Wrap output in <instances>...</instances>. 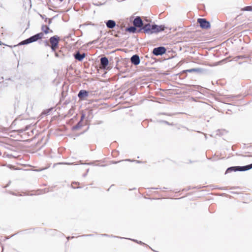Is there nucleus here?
<instances>
[{
    "label": "nucleus",
    "mask_w": 252,
    "mask_h": 252,
    "mask_svg": "<svg viewBox=\"0 0 252 252\" xmlns=\"http://www.w3.org/2000/svg\"><path fill=\"white\" fill-rule=\"evenodd\" d=\"M14 110L16 111L18 109H28L29 107L32 108V102H30L28 98L24 99L21 95H17L15 97V100L13 103Z\"/></svg>",
    "instance_id": "f257e3e1"
},
{
    "label": "nucleus",
    "mask_w": 252,
    "mask_h": 252,
    "mask_svg": "<svg viewBox=\"0 0 252 252\" xmlns=\"http://www.w3.org/2000/svg\"><path fill=\"white\" fill-rule=\"evenodd\" d=\"M66 96L67 95H61L60 97L59 102L62 103V101H63L62 107L65 106L70 103L72 104V105H74L76 102V97L73 96L72 98L71 99L70 98H66Z\"/></svg>",
    "instance_id": "f03ea898"
},
{
    "label": "nucleus",
    "mask_w": 252,
    "mask_h": 252,
    "mask_svg": "<svg viewBox=\"0 0 252 252\" xmlns=\"http://www.w3.org/2000/svg\"><path fill=\"white\" fill-rule=\"evenodd\" d=\"M59 40L60 38L57 35L52 36L49 39V41L51 44L50 46L53 51H55L58 48Z\"/></svg>",
    "instance_id": "7ed1b4c3"
},
{
    "label": "nucleus",
    "mask_w": 252,
    "mask_h": 252,
    "mask_svg": "<svg viewBox=\"0 0 252 252\" xmlns=\"http://www.w3.org/2000/svg\"><path fill=\"white\" fill-rule=\"evenodd\" d=\"M197 22L200 24V26L202 29H207L210 27V23L206 21L205 19H198Z\"/></svg>",
    "instance_id": "20e7f679"
},
{
    "label": "nucleus",
    "mask_w": 252,
    "mask_h": 252,
    "mask_svg": "<svg viewBox=\"0 0 252 252\" xmlns=\"http://www.w3.org/2000/svg\"><path fill=\"white\" fill-rule=\"evenodd\" d=\"M166 52V49L163 47L155 48L153 51V53L156 56L162 55Z\"/></svg>",
    "instance_id": "39448f33"
},
{
    "label": "nucleus",
    "mask_w": 252,
    "mask_h": 252,
    "mask_svg": "<svg viewBox=\"0 0 252 252\" xmlns=\"http://www.w3.org/2000/svg\"><path fill=\"white\" fill-rule=\"evenodd\" d=\"M252 169V163L244 165V166H237L238 171L244 172L249 171Z\"/></svg>",
    "instance_id": "423d86ee"
},
{
    "label": "nucleus",
    "mask_w": 252,
    "mask_h": 252,
    "mask_svg": "<svg viewBox=\"0 0 252 252\" xmlns=\"http://www.w3.org/2000/svg\"><path fill=\"white\" fill-rule=\"evenodd\" d=\"M135 27L140 28L143 26V22L140 17H137L133 21Z\"/></svg>",
    "instance_id": "0eeeda50"
},
{
    "label": "nucleus",
    "mask_w": 252,
    "mask_h": 252,
    "mask_svg": "<svg viewBox=\"0 0 252 252\" xmlns=\"http://www.w3.org/2000/svg\"><path fill=\"white\" fill-rule=\"evenodd\" d=\"M43 33L42 32H40L37 33L31 37L30 38L32 40V42L37 41L38 39H41L43 37Z\"/></svg>",
    "instance_id": "6e6552de"
},
{
    "label": "nucleus",
    "mask_w": 252,
    "mask_h": 252,
    "mask_svg": "<svg viewBox=\"0 0 252 252\" xmlns=\"http://www.w3.org/2000/svg\"><path fill=\"white\" fill-rule=\"evenodd\" d=\"M131 62L134 65H138L140 63V59L138 55H134L131 58Z\"/></svg>",
    "instance_id": "1a4fd4ad"
},
{
    "label": "nucleus",
    "mask_w": 252,
    "mask_h": 252,
    "mask_svg": "<svg viewBox=\"0 0 252 252\" xmlns=\"http://www.w3.org/2000/svg\"><path fill=\"white\" fill-rule=\"evenodd\" d=\"M108 60L106 57H102L100 59V63L102 68L105 69L108 64Z\"/></svg>",
    "instance_id": "9d476101"
},
{
    "label": "nucleus",
    "mask_w": 252,
    "mask_h": 252,
    "mask_svg": "<svg viewBox=\"0 0 252 252\" xmlns=\"http://www.w3.org/2000/svg\"><path fill=\"white\" fill-rule=\"evenodd\" d=\"M237 171H238L237 166H230V167H228L226 169V170L225 172V174H227L231 173L232 172H237Z\"/></svg>",
    "instance_id": "9b49d317"
},
{
    "label": "nucleus",
    "mask_w": 252,
    "mask_h": 252,
    "mask_svg": "<svg viewBox=\"0 0 252 252\" xmlns=\"http://www.w3.org/2000/svg\"><path fill=\"white\" fill-rule=\"evenodd\" d=\"M54 109V107H51L49 108L45 109L42 111V114L45 116L50 115L51 114V112Z\"/></svg>",
    "instance_id": "f8f14e48"
},
{
    "label": "nucleus",
    "mask_w": 252,
    "mask_h": 252,
    "mask_svg": "<svg viewBox=\"0 0 252 252\" xmlns=\"http://www.w3.org/2000/svg\"><path fill=\"white\" fill-rule=\"evenodd\" d=\"M106 26L108 28H110V29H113L114 28L115 26H116V23L113 20H108L106 23Z\"/></svg>",
    "instance_id": "ddd939ff"
},
{
    "label": "nucleus",
    "mask_w": 252,
    "mask_h": 252,
    "mask_svg": "<svg viewBox=\"0 0 252 252\" xmlns=\"http://www.w3.org/2000/svg\"><path fill=\"white\" fill-rule=\"evenodd\" d=\"M85 57V54H81L79 52H77L75 55V59L78 60L79 61H81Z\"/></svg>",
    "instance_id": "4468645a"
},
{
    "label": "nucleus",
    "mask_w": 252,
    "mask_h": 252,
    "mask_svg": "<svg viewBox=\"0 0 252 252\" xmlns=\"http://www.w3.org/2000/svg\"><path fill=\"white\" fill-rule=\"evenodd\" d=\"M82 126H82V123H81V121H79L76 124V125H75V126H73L71 127V130L72 131L77 130L79 129L80 128H81L82 127Z\"/></svg>",
    "instance_id": "2eb2a0df"
},
{
    "label": "nucleus",
    "mask_w": 252,
    "mask_h": 252,
    "mask_svg": "<svg viewBox=\"0 0 252 252\" xmlns=\"http://www.w3.org/2000/svg\"><path fill=\"white\" fill-rule=\"evenodd\" d=\"M113 96H117V97L116 98V101H117L119 103H121L123 100L126 99L128 98V97H126V95H112Z\"/></svg>",
    "instance_id": "dca6fc26"
},
{
    "label": "nucleus",
    "mask_w": 252,
    "mask_h": 252,
    "mask_svg": "<svg viewBox=\"0 0 252 252\" xmlns=\"http://www.w3.org/2000/svg\"><path fill=\"white\" fill-rule=\"evenodd\" d=\"M75 109V106L72 105L71 108L68 111L67 113L65 114V117H70L71 116L74 112Z\"/></svg>",
    "instance_id": "f3484780"
},
{
    "label": "nucleus",
    "mask_w": 252,
    "mask_h": 252,
    "mask_svg": "<svg viewBox=\"0 0 252 252\" xmlns=\"http://www.w3.org/2000/svg\"><path fill=\"white\" fill-rule=\"evenodd\" d=\"M151 26L149 24L145 25L143 27V30H144V32L147 33H150V32L151 31Z\"/></svg>",
    "instance_id": "a211bd4d"
},
{
    "label": "nucleus",
    "mask_w": 252,
    "mask_h": 252,
    "mask_svg": "<svg viewBox=\"0 0 252 252\" xmlns=\"http://www.w3.org/2000/svg\"><path fill=\"white\" fill-rule=\"evenodd\" d=\"M125 239H126V238H125ZM127 239L131 240V241H132L135 243H136L137 244H139L140 245L148 246L147 245H146L145 243L142 242L141 241H139L136 239H132V238H127Z\"/></svg>",
    "instance_id": "6ab92c4d"
},
{
    "label": "nucleus",
    "mask_w": 252,
    "mask_h": 252,
    "mask_svg": "<svg viewBox=\"0 0 252 252\" xmlns=\"http://www.w3.org/2000/svg\"><path fill=\"white\" fill-rule=\"evenodd\" d=\"M49 28L47 26H43L42 27V30L46 34L49 32Z\"/></svg>",
    "instance_id": "aec40b11"
},
{
    "label": "nucleus",
    "mask_w": 252,
    "mask_h": 252,
    "mask_svg": "<svg viewBox=\"0 0 252 252\" xmlns=\"http://www.w3.org/2000/svg\"><path fill=\"white\" fill-rule=\"evenodd\" d=\"M32 40L29 38H28V39H27L22 41L20 43V44L24 45V44H29V43H32Z\"/></svg>",
    "instance_id": "412c9836"
},
{
    "label": "nucleus",
    "mask_w": 252,
    "mask_h": 252,
    "mask_svg": "<svg viewBox=\"0 0 252 252\" xmlns=\"http://www.w3.org/2000/svg\"><path fill=\"white\" fill-rule=\"evenodd\" d=\"M164 29V27L163 26H162V25L158 26L157 25V28H156V32L163 31Z\"/></svg>",
    "instance_id": "4be33fe9"
},
{
    "label": "nucleus",
    "mask_w": 252,
    "mask_h": 252,
    "mask_svg": "<svg viewBox=\"0 0 252 252\" xmlns=\"http://www.w3.org/2000/svg\"><path fill=\"white\" fill-rule=\"evenodd\" d=\"M158 122L160 123H164L168 126H173L174 125L173 123H169L166 121H165V120H160V121H158Z\"/></svg>",
    "instance_id": "5701e85b"
},
{
    "label": "nucleus",
    "mask_w": 252,
    "mask_h": 252,
    "mask_svg": "<svg viewBox=\"0 0 252 252\" xmlns=\"http://www.w3.org/2000/svg\"><path fill=\"white\" fill-rule=\"evenodd\" d=\"M136 29L135 27H130L127 29V31L130 32H135Z\"/></svg>",
    "instance_id": "b1692460"
},
{
    "label": "nucleus",
    "mask_w": 252,
    "mask_h": 252,
    "mask_svg": "<svg viewBox=\"0 0 252 252\" xmlns=\"http://www.w3.org/2000/svg\"><path fill=\"white\" fill-rule=\"evenodd\" d=\"M94 101H95L96 102H99V103L98 104V105H102L103 104V103L102 102L101 99H95V100H91V101H90L89 103H92V102H94Z\"/></svg>",
    "instance_id": "393cba45"
},
{
    "label": "nucleus",
    "mask_w": 252,
    "mask_h": 252,
    "mask_svg": "<svg viewBox=\"0 0 252 252\" xmlns=\"http://www.w3.org/2000/svg\"><path fill=\"white\" fill-rule=\"evenodd\" d=\"M156 28H157V25H152L151 31L150 32V33L156 32Z\"/></svg>",
    "instance_id": "a878e982"
},
{
    "label": "nucleus",
    "mask_w": 252,
    "mask_h": 252,
    "mask_svg": "<svg viewBox=\"0 0 252 252\" xmlns=\"http://www.w3.org/2000/svg\"><path fill=\"white\" fill-rule=\"evenodd\" d=\"M3 157H7L8 158H13L15 157L14 156H13V155L12 154H8V153H5L3 155Z\"/></svg>",
    "instance_id": "bb28decb"
},
{
    "label": "nucleus",
    "mask_w": 252,
    "mask_h": 252,
    "mask_svg": "<svg viewBox=\"0 0 252 252\" xmlns=\"http://www.w3.org/2000/svg\"><path fill=\"white\" fill-rule=\"evenodd\" d=\"M119 154V151L118 150H115L112 152L113 157L114 158L117 157Z\"/></svg>",
    "instance_id": "cd10ccee"
},
{
    "label": "nucleus",
    "mask_w": 252,
    "mask_h": 252,
    "mask_svg": "<svg viewBox=\"0 0 252 252\" xmlns=\"http://www.w3.org/2000/svg\"><path fill=\"white\" fill-rule=\"evenodd\" d=\"M81 100H85L89 95H77Z\"/></svg>",
    "instance_id": "c85d7f7f"
},
{
    "label": "nucleus",
    "mask_w": 252,
    "mask_h": 252,
    "mask_svg": "<svg viewBox=\"0 0 252 252\" xmlns=\"http://www.w3.org/2000/svg\"><path fill=\"white\" fill-rule=\"evenodd\" d=\"M245 11H252V6H248L244 7L243 9Z\"/></svg>",
    "instance_id": "c756f323"
},
{
    "label": "nucleus",
    "mask_w": 252,
    "mask_h": 252,
    "mask_svg": "<svg viewBox=\"0 0 252 252\" xmlns=\"http://www.w3.org/2000/svg\"><path fill=\"white\" fill-rule=\"evenodd\" d=\"M26 127V128H20V129L18 130V131L19 132H20V133H23L25 131H26V130L28 129V126H27Z\"/></svg>",
    "instance_id": "7c9ffc66"
},
{
    "label": "nucleus",
    "mask_w": 252,
    "mask_h": 252,
    "mask_svg": "<svg viewBox=\"0 0 252 252\" xmlns=\"http://www.w3.org/2000/svg\"><path fill=\"white\" fill-rule=\"evenodd\" d=\"M122 161H123V160H120L119 161L111 160L110 161V164H117Z\"/></svg>",
    "instance_id": "2f4dec72"
},
{
    "label": "nucleus",
    "mask_w": 252,
    "mask_h": 252,
    "mask_svg": "<svg viewBox=\"0 0 252 252\" xmlns=\"http://www.w3.org/2000/svg\"><path fill=\"white\" fill-rule=\"evenodd\" d=\"M87 92L85 90H81L78 94H87Z\"/></svg>",
    "instance_id": "473e14b6"
},
{
    "label": "nucleus",
    "mask_w": 252,
    "mask_h": 252,
    "mask_svg": "<svg viewBox=\"0 0 252 252\" xmlns=\"http://www.w3.org/2000/svg\"><path fill=\"white\" fill-rule=\"evenodd\" d=\"M94 236V234H83L81 235V237H92Z\"/></svg>",
    "instance_id": "72a5a7b5"
},
{
    "label": "nucleus",
    "mask_w": 252,
    "mask_h": 252,
    "mask_svg": "<svg viewBox=\"0 0 252 252\" xmlns=\"http://www.w3.org/2000/svg\"><path fill=\"white\" fill-rule=\"evenodd\" d=\"M70 164V163H68V162H67H67L66 163H65V162H59V163L54 164L53 167H55V165H57V164Z\"/></svg>",
    "instance_id": "f704fd0d"
},
{
    "label": "nucleus",
    "mask_w": 252,
    "mask_h": 252,
    "mask_svg": "<svg viewBox=\"0 0 252 252\" xmlns=\"http://www.w3.org/2000/svg\"><path fill=\"white\" fill-rule=\"evenodd\" d=\"M86 115L85 114H83L82 115H81V119L79 121H81V123H82V121L84 120V119L85 118Z\"/></svg>",
    "instance_id": "c9c22d12"
},
{
    "label": "nucleus",
    "mask_w": 252,
    "mask_h": 252,
    "mask_svg": "<svg viewBox=\"0 0 252 252\" xmlns=\"http://www.w3.org/2000/svg\"><path fill=\"white\" fill-rule=\"evenodd\" d=\"M196 70H197L196 69L192 68V69H188L187 70V71L189 72H192L196 71Z\"/></svg>",
    "instance_id": "e433bc0d"
},
{
    "label": "nucleus",
    "mask_w": 252,
    "mask_h": 252,
    "mask_svg": "<svg viewBox=\"0 0 252 252\" xmlns=\"http://www.w3.org/2000/svg\"><path fill=\"white\" fill-rule=\"evenodd\" d=\"M109 237H115V238H120V239H125V238L121 237H120V236H114L113 235H110V236H109Z\"/></svg>",
    "instance_id": "4c0bfd02"
},
{
    "label": "nucleus",
    "mask_w": 252,
    "mask_h": 252,
    "mask_svg": "<svg viewBox=\"0 0 252 252\" xmlns=\"http://www.w3.org/2000/svg\"><path fill=\"white\" fill-rule=\"evenodd\" d=\"M123 161H126L133 162V159H131L130 158H126V159H123Z\"/></svg>",
    "instance_id": "58836bf2"
},
{
    "label": "nucleus",
    "mask_w": 252,
    "mask_h": 252,
    "mask_svg": "<svg viewBox=\"0 0 252 252\" xmlns=\"http://www.w3.org/2000/svg\"><path fill=\"white\" fill-rule=\"evenodd\" d=\"M133 162H135L137 163H141L143 162L142 161L138 160H134V159H133Z\"/></svg>",
    "instance_id": "ea45409f"
},
{
    "label": "nucleus",
    "mask_w": 252,
    "mask_h": 252,
    "mask_svg": "<svg viewBox=\"0 0 252 252\" xmlns=\"http://www.w3.org/2000/svg\"><path fill=\"white\" fill-rule=\"evenodd\" d=\"M158 115H168V116H171V114H167V113H159L158 114Z\"/></svg>",
    "instance_id": "a19ab883"
},
{
    "label": "nucleus",
    "mask_w": 252,
    "mask_h": 252,
    "mask_svg": "<svg viewBox=\"0 0 252 252\" xmlns=\"http://www.w3.org/2000/svg\"><path fill=\"white\" fill-rule=\"evenodd\" d=\"M89 171V169H88L87 170V171H86V173H84V174H83V175H82V176H83V177H85L87 176V174H88V173Z\"/></svg>",
    "instance_id": "79ce46f5"
},
{
    "label": "nucleus",
    "mask_w": 252,
    "mask_h": 252,
    "mask_svg": "<svg viewBox=\"0 0 252 252\" xmlns=\"http://www.w3.org/2000/svg\"><path fill=\"white\" fill-rule=\"evenodd\" d=\"M217 135H219L220 136L222 135V133H221V131L219 129L217 131Z\"/></svg>",
    "instance_id": "37998d69"
},
{
    "label": "nucleus",
    "mask_w": 252,
    "mask_h": 252,
    "mask_svg": "<svg viewBox=\"0 0 252 252\" xmlns=\"http://www.w3.org/2000/svg\"><path fill=\"white\" fill-rule=\"evenodd\" d=\"M230 96L228 97L229 98H230V97H238V96H241V95H230Z\"/></svg>",
    "instance_id": "c03bdc74"
},
{
    "label": "nucleus",
    "mask_w": 252,
    "mask_h": 252,
    "mask_svg": "<svg viewBox=\"0 0 252 252\" xmlns=\"http://www.w3.org/2000/svg\"><path fill=\"white\" fill-rule=\"evenodd\" d=\"M101 235L102 236H103V237H109V236H110V235H108L107 234H101Z\"/></svg>",
    "instance_id": "a18cd8bd"
},
{
    "label": "nucleus",
    "mask_w": 252,
    "mask_h": 252,
    "mask_svg": "<svg viewBox=\"0 0 252 252\" xmlns=\"http://www.w3.org/2000/svg\"><path fill=\"white\" fill-rule=\"evenodd\" d=\"M167 100L168 101H172L173 102H174L175 101V99L174 98H170L169 99H167Z\"/></svg>",
    "instance_id": "49530a36"
},
{
    "label": "nucleus",
    "mask_w": 252,
    "mask_h": 252,
    "mask_svg": "<svg viewBox=\"0 0 252 252\" xmlns=\"http://www.w3.org/2000/svg\"><path fill=\"white\" fill-rule=\"evenodd\" d=\"M73 238H74V237H71V236H67V239L68 241L72 239Z\"/></svg>",
    "instance_id": "de8ad7c7"
},
{
    "label": "nucleus",
    "mask_w": 252,
    "mask_h": 252,
    "mask_svg": "<svg viewBox=\"0 0 252 252\" xmlns=\"http://www.w3.org/2000/svg\"><path fill=\"white\" fill-rule=\"evenodd\" d=\"M161 96H163V97H164L165 98H164V99H167L168 98V96H169V95H161Z\"/></svg>",
    "instance_id": "09e8293b"
},
{
    "label": "nucleus",
    "mask_w": 252,
    "mask_h": 252,
    "mask_svg": "<svg viewBox=\"0 0 252 252\" xmlns=\"http://www.w3.org/2000/svg\"><path fill=\"white\" fill-rule=\"evenodd\" d=\"M218 189H220V190H224L225 189L224 187H219V188H218Z\"/></svg>",
    "instance_id": "8fccbe9b"
},
{
    "label": "nucleus",
    "mask_w": 252,
    "mask_h": 252,
    "mask_svg": "<svg viewBox=\"0 0 252 252\" xmlns=\"http://www.w3.org/2000/svg\"><path fill=\"white\" fill-rule=\"evenodd\" d=\"M159 188H149L148 189H158Z\"/></svg>",
    "instance_id": "3c124183"
},
{
    "label": "nucleus",
    "mask_w": 252,
    "mask_h": 252,
    "mask_svg": "<svg viewBox=\"0 0 252 252\" xmlns=\"http://www.w3.org/2000/svg\"><path fill=\"white\" fill-rule=\"evenodd\" d=\"M98 166H102V167H105L107 165L106 164H102V165H98Z\"/></svg>",
    "instance_id": "603ef678"
},
{
    "label": "nucleus",
    "mask_w": 252,
    "mask_h": 252,
    "mask_svg": "<svg viewBox=\"0 0 252 252\" xmlns=\"http://www.w3.org/2000/svg\"><path fill=\"white\" fill-rule=\"evenodd\" d=\"M149 248H150L152 251H153L154 252H158V251H155V250H153V249H152L150 247H149Z\"/></svg>",
    "instance_id": "864d4df0"
},
{
    "label": "nucleus",
    "mask_w": 252,
    "mask_h": 252,
    "mask_svg": "<svg viewBox=\"0 0 252 252\" xmlns=\"http://www.w3.org/2000/svg\"><path fill=\"white\" fill-rule=\"evenodd\" d=\"M238 187H231V189H236V188H237Z\"/></svg>",
    "instance_id": "5fc2aeb1"
},
{
    "label": "nucleus",
    "mask_w": 252,
    "mask_h": 252,
    "mask_svg": "<svg viewBox=\"0 0 252 252\" xmlns=\"http://www.w3.org/2000/svg\"><path fill=\"white\" fill-rule=\"evenodd\" d=\"M214 188H215V189H218V188H219V187L218 186H214Z\"/></svg>",
    "instance_id": "6e6d98bb"
},
{
    "label": "nucleus",
    "mask_w": 252,
    "mask_h": 252,
    "mask_svg": "<svg viewBox=\"0 0 252 252\" xmlns=\"http://www.w3.org/2000/svg\"><path fill=\"white\" fill-rule=\"evenodd\" d=\"M191 99H192V100H193L194 101H196V100L194 99V97H191Z\"/></svg>",
    "instance_id": "4d7b16f0"
},
{
    "label": "nucleus",
    "mask_w": 252,
    "mask_h": 252,
    "mask_svg": "<svg viewBox=\"0 0 252 252\" xmlns=\"http://www.w3.org/2000/svg\"><path fill=\"white\" fill-rule=\"evenodd\" d=\"M103 123V122L102 121H100L99 123H98V124H102Z\"/></svg>",
    "instance_id": "13d9d810"
},
{
    "label": "nucleus",
    "mask_w": 252,
    "mask_h": 252,
    "mask_svg": "<svg viewBox=\"0 0 252 252\" xmlns=\"http://www.w3.org/2000/svg\"><path fill=\"white\" fill-rule=\"evenodd\" d=\"M10 183H11V181H9V183H8V185L6 186V187H7V186H8L10 184Z\"/></svg>",
    "instance_id": "bf43d9fd"
},
{
    "label": "nucleus",
    "mask_w": 252,
    "mask_h": 252,
    "mask_svg": "<svg viewBox=\"0 0 252 252\" xmlns=\"http://www.w3.org/2000/svg\"><path fill=\"white\" fill-rule=\"evenodd\" d=\"M245 157H252V156H251V155H250V156H245Z\"/></svg>",
    "instance_id": "052dcab7"
},
{
    "label": "nucleus",
    "mask_w": 252,
    "mask_h": 252,
    "mask_svg": "<svg viewBox=\"0 0 252 252\" xmlns=\"http://www.w3.org/2000/svg\"><path fill=\"white\" fill-rule=\"evenodd\" d=\"M46 45L47 46H49V44H48V43L47 41L46 42Z\"/></svg>",
    "instance_id": "680f3d73"
},
{
    "label": "nucleus",
    "mask_w": 252,
    "mask_h": 252,
    "mask_svg": "<svg viewBox=\"0 0 252 252\" xmlns=\"http://www.w3.org/2000/svg\"><path fill=\"white\" fill-rule=\"evenodd\" d=\"M136 189L135 188L132 189H129L130 190H134V189Z\"/></svg>",
    "instance_id": "e2e57ef3"
},
{
    "label": "nucleus",
    "mask_w": 252,
    "mask_h": 252,
    "mask_svg": "<svg viewBox=\"0 0 252 252\" xmlns=\"http://www.w3.org/2000/svg\"><path fill=\"white\" fill-rule=\"evenodd\" d=\"M148 96H150V97H149L150 98H151V97L152 96V95H148Z\"/></svg>",
    "instance_id": "0e129e2a"
},
{
    "label": "nucleus",
    "mask_w": 252,
    "mask_h": 252,
    "mask_svg": "<svg viewBox=\"0 0 252 252\" xmlns=\"http://www.w3.org/2000/svg\"><path fill=\"white\" fill-rule=\"evenodd\" d=\"M231 193H235V192H234V191L231 192Z\"/></svg>",
    "instance_id": "69168bd1"
},
{
    "label": "nucleus",
    "mask_w": 252,
    "mask_h": 252,
    "mask_svg": "<svg viewBox=\"0 0 252 252\" xmlns=\"http://www.w3.org/2000/svg\"><path fill=\"white\" fill-rule=\"evenodd\" d=\"M63 0H60L61 2H62Z\"/></svg>",
    "instance_id": "338daca9"
},
{
    "label": "nucleus",
    "mask_w": 252,
    "mask_h": 252,
    "mask_svg": "<svg viewBox=\"0 0 252 252\" xmlns=\"http://www.w3.org/2000/svg\"><path fill=\"white\" fill-rule=\"evenodd\" d=\"M190 163H192V161L191 160H189Z\"/></svg>",
    "instance_id": "774afa93"
}]
</instances>
